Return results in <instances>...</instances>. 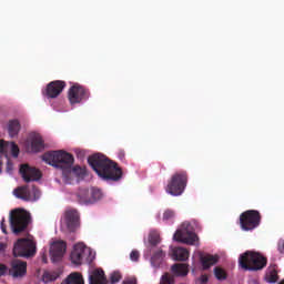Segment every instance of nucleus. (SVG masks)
I'll return each instance as SVG.
<instances>
[{
    "instance_id": "f257e3e1",
    "label": "nucleus",
    "mask_w": 284,
    "mask_h": 284,
    "mask_svg": "<svg viewBox=\"0 0 284 284\" xmlns=\"http://www.w3.org/2000/svg\"><path fill=\"white\" fill-rule=\"evenodd\" d=\"M88 163L103 181L116 183L123 179V170L119 164L101 153L89 156Z\"/></svg>"
},
{
    "instance_id": "f03ea898",
    "label": "nucleus",
    "mask_w": 284,
    "mask_h": 284,
    "mask_svg": "<svg viewBox=\"0 0 284 284\" xmlns=\"http://www.w3.org/2000/svg\"><path fill=\"white\" fill-rule=\"evenodd\" d=\"M42 161L62 170L63 174H70L72 166L74 165V155L65 151H50L42 155Z\"/></svg>"
},
{
    "instance_id": "7ed1b4c3",
    "label": "nucleus",
    "mask_w": 284,
    "mask_h": 284,
    "mask_svg": "<svg viewBox=\"0 0 284 284\" xmlns=\"http://www.w3.org/2000/svg\"><path fill=\"white\" fill-rule=\"evenodd\" d=\"M239 265L245 272H261L267 267V257L260 252L246 251L240 255Z\"/></svg>"
},
{
    "instance_id": "20e7f679",
    "label": "nucleus",
    "mask_w": 284,
    "mask_h": 284,
    "mask_svg": "<svg viewBox=\"0 0 284 284\" xmlns=\"http://www.w3.org/2000/svg\"><path fill=\"white\" fill-rule=\"evenodd\" d=\"M10 229L16 236H21V234H28V226L30 225L31 219L30 214L23 212L22 210L16 209L10 213Z\"/></svg>"
},
{
    "instance_id": "39448f33",
    "label": "nucleus",
    "mask_w": 284,
    "mask_h": 284,
    "mask_svg": "<svg viewBox=\"0 0 284 284\" xmlns=\"http://www.w3.org/2000/svg\"><path fill=\"white\" fill-rule=\"evenodd\" d=\"M37 254V242L29 237L18 239L13 245V256L32 258Z\"/></svg>"
},
{
    "instance_id": "423d86ee",
    "label": "nucleus",
    "mask_w": 284,
    "mask_h": 284,
    "mask_svg": "<svg viewBox=\"0 0 284 284\" xmlns=\"http://www.w3.org/2000/svg\"><path fill=\"white\" fill-rule=\"evenodd\" d=\"M185 187H187V172L179 171L171 176L166 185V192L171 196H181L185 192Z\"/></svg>"
},
{
    "instance_id": "0eeeda50",
    "label": "nucleus",
    "mask_w": 284,
    "mask_h": 284,
    "mask_svg": "<svg viewBox=\"0 0 284 284\" xmlns=\"http://www.w3.org/2000/svg\"><path fill=\"white\" fill-rule=\"evenodd\" d=\"M173 240L178 241V243L194 245V243L199 241V236L194 232V226H192L190 222H183L181 225V230H178L174 233Z\"/></svg>"
},
{
    "instance_id": "6e6552de",
    "label": "nucleus",
    "mask_w": 284,
    "mask_h": 284,
    "mask_svg": "<svg viewBox=\"0 0 284 284\" xmlns=\"http://www.w3.org/2000/svg\"><path fill=\"white\" fill-rule=\"evenodd\" d=\"M261 212L256 210H248L240 215V225L244 232H252L261 225Z\"/></svg>"
},
{
    "instance_id": "1a4fd4ad",
    "label": "nucleus",
    "mask_w": 284,
    "mask_h": 284,
    "mask_svg": "<svg viewBox=\"0 0 284 284\" xmlns=\"http://www.w3.org/2000/svg\"><path fill=\"white\" fill-rule=\"evenodd\" d=\"M101 199H103V193L99 189H80L77 192V201L80 205H92Z\"/></svg>"
},
{
    "instance_id": "9d476101",
    "label": "nucleus",
    "mask_w": 284,
    "mask_h": 284,
    "mask_svg": "<svg viewBox=\"0 0 284 284\" xmlns=\"http://www.w3.org/2000/svg\"><path fill=\"white\" fill-rule=\"evenodd\" d=\"M68 99L71 105H77V103H83L90 99V90L81 84H73L68 91Z\"/></svg>"
},
{
    "instance_id": "9b49d317",
    "label": "nucleus",
    "mask_w": 284,
    "mask_h": 284,
    "mask_svg": "<svg viewBox=\"0 0 284 284\" xmlns=\"http://www.w3.org/2000/svg\"><path fill=\"white\" fill-rule=\"evenodd\" d=\"M61 227H65L69 232H77L81 227V215L75 209H69L64 212Z\"/></svg>"
},
{
    "instance_id": "f8f14e48",
    "label": "nucleus",
    "mask_w": 284,
    "mask_h": 284,
    "mask_svg": "<svg viewBox=\"0 0 284 284\" xmlns=\"http://www.w3.org/2000/svg\"><path fill=\"white\" fill-rule=\"evenodd\" d=\"M90 254V248L83 243H78L73 246V250L70 254L71 262L73 265H81L85 256Z\"/></svg>"
},
{
    "instance_id": "ddd939ff",
    "label": "nucleus",
    "mask_w": 284,
    "mask_h": 284,
    "mask_svg": "<svg viewBox=\"0 0 284 284\" xmlns=\"http://www.w3.org/2000/svg\"><path fill=\"white\" fill-rule=\"evenodd\" d=\"M28 274V262L13 260L9 268V276L12 278H23Z\"/></svg>"
},
{
    "instance_id": "4468645a",
    "label": "nucleus",
    "mask_w": 284,
    "mask_h": 284,
    "mask_svg": "<svg viewBox=\"0 0 284 284\" xmlns=\"http://www.w3.org/2000/svg\"><path fill=\"white\" fill-rule=\"evenodd\" d=\"M68 84L63 80H55L50 82L44 91V95L48 97V99H57L65 90V87Z\"/></svg>"
},
{
    "instance_id": "2eb2a0df",
    "label": "nucleus",
    "mask_w": 284,
    "mask_h": 284,
    "mask_svg": "<svg viewBox=\"0 0 284 284\" xmlns=\"http://www.w3.org/2000/svg\"><path fill=\"white\" fill-rule=\"evenodd\" d=\"M65 250H68V244L64 241L53 242L50 247L52 263H59L63 258Z\"/></svg>"
},
{
    "instance_id": "dca6fc26",
    "label": "nucleus",
    "mask_w": 284,
    "mask_h": 284,
    "mask_svg": "<svg viewBox=\"0 0 284 284\" xmlns=\"http://www.w3.org/2000/svg\"><path fill=\"white\" fill-rule=\"evenodd\" d=\"M20 174L24 183H30L31 181H39V179H41V171L28 164H22L20 166Z\"/></svg>"
},
{
    "instance_id": "f3484780",
    "label": "nucleus",
    "mask_w": 284,
    "mask_h": 284,
    "mask_svg": "<svg viewBox=\"0 0 284 284\" xmlns=\"http://www.w3.org/2000/svg\"><path fill=\"white\" fill-rule=\"evenodd\" d=\"M89 284H108V277L103 268H95L89 275Z\"/></svg>"
},
{
    "instance_id": "a211bd4d",
    "label": "nucleus",
    "mask_w": 284,
    "mask_h": 284,
    "mask_svg": "<svg viewBox=\"0 0 284 284\" xmlns=\"http://www.w3.org/2000/svg\"><path fill=\"white\" fill-rule=\"evenodd\" d=\"M200 262L203 270H210L212 265H216L219 263V255L201 254Z\"/></svg>"
},
{
    "instance_id": "6ab92c4d",
    "label": "nucleus",
    "mask_w": 284,
    "mask_h": 284,
    "mask_svg": "<svg viewBox=\"0 0 284 284\" xmlns=\"http://www.w3.org/2000/svg\"><path fill=\"white\" fill-rule=\"evenodd\" d=\"M13 194L17 196V199H21L22 201L32 200V192L30 191L29 185L19 186L13 191Z\"/></svg>"
},
{
    "instance_id": "aec40b11",
    "label": "nucleus",
    "mask_w": 284,
    "mask_h": 284,
    "mask_svg": "<svg viewBox=\"0 0 284 284\" xmlns=\"http://www.w3.org/2000/svg\"><path fill=\"white\" fill-rule=\"evenodd\" d=\"M8 132L11 139H14V136L19 135V132H21V123L19 120H10L8 122Z\"/></svg>"
},
{
    "instance_id": "412c9836",
    "label": "nucleus",
    "mask_w": 284,
    "mask_h": 284,
    "mask_svg": "<svg viewBox=\"0 0 284 284\" xmlns=\"http://www.w3.org/2000/svg\"><path fill=\"white\" fill-rule=\"evenodd\" d=\"M172 258L174 261H187L190 258V252L183 247H176L173 250Z\"/></svg>"
},
{
    "instance_id": "4be33fe9",
    "label": "nucleus",
    "mask_w": 284,
    "mask_h": 284,
    "mask_svg": "<svg viewBox=\"0 0 284 284\" xmlns=\"http://www.w3.org/2000/svg\"><path fill=\"white\" fill-rule=\"evenodd\" d=\"M61 284H85L83 275L81 273H71Z\"/></svg>"
},
{
    "instance_id": "5701e85b",
    "label": "nucleus",
    "mask_w": 284,
    "mask_h": 284,
    "mask_svg": "<svg viewBox=\"0 0 284 284\" xmlns=\"http://www.w3.org/2000/svg\"><path fill=\"white\" fill-rule=\"evenodd\" d=\"M31 150L32 152H41L43 150V138L39 134H34L31 138Z\"/></svg>"
},
{
    "instance_id": "b1692460",
    "label": "nucleus",
    "mask_w": 284,
    "mask_h": 284,
    "mask_svg": "<svg viewBox=\"0 0 284 284\" xmlns=\"http://www.w3.org/2000/svg\"><path fill=\"white\" fill-rule=\"evenodd\" d=\"M163 258H165V252L162 250L155 252L151 257V265L153 267H161V263H163Z\"/></svg>"
},
{
    "instance_id": "393cba45",
    "label": "nucleus",
    "mask_w": 284,
    "mask_h": 284,
    "mask_svg": "<svg viewBox=\"0 0 284 284\" xmlns=\"http://www.w3.org/2000/svg\"><path fill=\"white\" fill-rule=\"evenodd\" d=\"M61 276V271H45L42 275V280L44 283H52L53 281H57Z\"/></svg>"
},
{
    "instance_id": "a878e982",
    "label": "nucleus",
    "mask_w": 284,
    "mask_h": 284,
    "mask_svg": "<svg viewBox=\"0 0 284 284\" xmlns=\"http://www.w3.org/2000/svg\"><path fill=\"white\" fill-rule=\"evenodd\" d=\"M171 270L175 276H187L190 272L185 264H174Z\"/></svg>"
},
{
    "instance_id": "bb28decb",
    "label": "nucleus",
    "mask_w": 284,
    "mask_h": 284,
    "mask_svg": "<svg viewBox=\"0 0 284 284\" xmlns=\"http://www.w3.org/2000/svg\"><path fill=\"white\" fill-rule=\"evenodd\" d=\"M214 276L217 281H226L227 280V272L223 270L221 266H215L214 270Z\"/></svg>"
},
{
    "instance_id": "cd10ccee",
    "label": "nucleus",
    "mask_w": 284,
    "mask_h": 284,
    "mask_svg": "<svg viewBox=\"0 0 284 284\" xmlns=\"http://www.w3.org/2000/svg\"><path fill=\"white\" fill-rule=\"evenodd\" d=\"M149 243L153 246L161 243V235L156 231H151L149 234Z\"/></svg>"
},
{
    "instance_id": "c85d7f7f",
    "label": "nucleus",
    "mask_w": 284,
    "mask_h": 284,
    "mask_svg": "<svg viewBox=\"0 0 284 284\" xmlns=\"http://www.w3.org/2000/svg\"><path fill=\"white\" fill-rule=\"evenodd\" d=\"M174 216H176V213H174L173 210L168 209L163 213V221H174Z\"/></svg>"
},
{
    "instance_id": "c756f323",
    "label": "nucleus",
    "mask_w": 284,
    "mask_h": 284,
    "mask_svg": "<svg viewBox=\"0 0 284 284\" xmlns=\"http://www.w3.org/2000/svg\"><path fill=\"white\" fill-rule=\"evenodd\" d=\"M121 278H123V276L121 275V272L114 271V272L111 273V275H110V283H111V284L119 283V281H121Z\"/></svg>"
},
{
    "instance_id": "7c9ffc66",
    "label": "nucleus",
    "mask_w": 284,
    "mask_h": 284,
    "mask_svg": "<svg viewBox=\"0 0 284 284\" xmlns=\"http://www.w3.org/2000/svg\"><path fill=\"white\" fill-rule=\"evenodd\" d=\"M278 281V273L275 270L271 271V273L266 276V283H276Z\"/></svg>"
},
{
    "instance_id": "2f4dec72",
    "label": "nucleus",
    "mask_w": 284,
    "mask_h": 284,
    "mask_svg": "<svg viewBox=\"0 0 284 284\" xmlns=\"http://www.w3.org/2000/svg\"><path fill=\"white\" fill-rule=\"evenodd\" d=\"M8 148H11V154L14 159L19 156V145L17 143L11 142L9 143Z\"/></svg>"
},
{
    "instance_id": "473e14b6",
    "label": "nucleus",
    "mask_w": 284,
    "mask_h": 284,
    "mask_svg": "<svg viewBox=\"0 0 284 284\" xmlns=\"http://www.w3.org/2000/svg\"><path fill=\"white\" fill-rule=\"evenodd\" d=\"M160 284H174V277L166 273L162 276Z\"/></svg>"
},
{
    "instance_id": "72a5a7b5",
    "label": "nucleus",
    "mask_w": 284,
    "mask_h": 284,
    "mask_svg": "<svg viewBox=\"0 0 284 284\" xmlns=\"http://www.w3.org/2000/svg\"><path fill=\"white\" fill-rule=\"evenodd\" d=\"M8 142L0 140V154H6V152H8Z\"/></svg>"
},
{
    "instance_id": "f704fd0d",
    "label": "nucleus",
    "mask_w": 284,
    "mask_h": 284,
    "mask_svg": "<svg viewBox=\"0 0 284 284\" xmlns=\"http://www.w3.org/2000/svg\"><path fill=\"white\" fill-rule=\"evenodd\" d=\"M140 256L139 251H132L130 254L131 261H139Z\"/></svg>"
},
{
    "instance_id": "c9c22d12",
    "label": "nucleus",
    "mask_w": 284,
    "mask_h": 284,
    "mask_svg": "<svg viewBox=\"0 0 284 284\" xmlns=\"http://www.w3.org/2000/svg\"><path fill=\"white\" fill-rule=\"evenodd\" d=\"M8 272H9L8 266H6L4 264H0V276H6Z\"/></svg>"
},
{
    "instance_id": "e433bc0d",
    "label": "nucleus",
    "mask_w": 284,
    "mask_h": 284,
    "mask_svg": "<svg viewBox=\"0 0 284 284\" xmlns=\"http://www.w3.org/2000/svg\"><path fill=\"white\" fill-rule=\"evenodd\" d=\"M0 227L3 234H8V230L6 229V219L1 220Z\"/></svg>"
},
{
    "instance_id": "4c0bfd02",
    "label": "nucleus",
    "mask_w": 284,
    "mask_h": 284,
    "mask_svg": "<svg viewBox=\"0 0 284 284\" xmlns=\"http://www.w3.org/2000/svg\"><path fill=\"white\" fill-rule=\"evenodd\" d=\"M277 250L280 254H284V240L278 242Z\"/></svg>"
},
{
    "instance_id": "58836bf2",
    "label": "nucleus",
    "mask_w": 284,
    "mask_h": 284,
    "mask_svg": "<svg viewBox=\"0 0 284 284\" xmlns=\"http://www.w3.org/2000/svg\"><path fill=\"white\" fill-rule=\"evenodd\" d=\"M118 156L120 161H123L125 159V151L124 150H119L118 151Z\"/></svg>"
},
{
    "instance_id": "ea45409f",
    "label": "nucleus",
    "mask_w": 284,
    "mask_h": 284,
    "mask_svg": "<svg viewBox=\"0 0 284 284\" xmlns=\"http://www.w3.org/2000/svg\"><path fill=\"white\" fill-rule=\"evenodd\" d=\"M122 284H136V277H131V278L126 280L125 282H123Z\"/></svg>"
},
{
    "instance_id": "a19ab883",
    "label": "nucleus",
    "mask_w": 284,
    "mask_h": 284,
    "mask_svg": "<svg viewBox=\"0 0 284 284\" xmlns=\"http://www.w3.org/2000/svg\"><path fill=\"white\" fill-rule=\"evenodd\" d=\"M12 170V161L10 159H7V172H10Z\"/></svg>"
},
{
    "instance_id": "79ce46f5",
    "label": "nucleus",
    "mask_w": 284,
    "mask_h": 284,
    "mask_svg": "<svg viewBox=\"0 0 284 284\" xmlns=\"http://www.w3.org/2000/svg\"><path fill=\"white\" fill-rule=\"evenodd\" d=\"M32 192L34 194V196H39V194H41V192L39 191V189H37V186H32Z\"/></svg>"
},
{
    "instance_id": "37998d69",
    "label": "nucleus",
    "mask_w": 284,
    "mask_h": 284,
    "mask_svg": "<svg viewBox=\"0 0 284 284\" xmlns=\"http://www.w3.org/2000/svg\"><path fill=\"white\" fill-rule=\"evenodd\" d=\"M3 165V163L0 162V172H1V166Z\"/></svg>"
},
{
    "instance_id": "c03bdc74",
    "label": "nucleus",
    "mask_w": 284,
    "mask_h": 284,
    "mask_svg": "<svg viewBox=\"0 0 284 284\" xmlns=\"http://www.w3.org/2000/svg\"><path fill=\"white\" fill-rule=\"evenodd\" d=\"M253 284H258V282H256V281H253Z\"/></svg>"
}]
</instances>
